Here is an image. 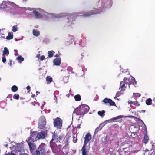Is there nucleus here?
Listing matches in <instances>:
<instances>
[{
	"mask_svg": "<svg viewBox=\"0 0 155 155\" xmlns=\"http://www.w3.org/2000/svg\"><path fill=\"white\" fill-rule=\"evenodd\" d=\"M136 82L134 78L132 79L131 81L130 78H124L123 81L120 82V87L121 88V91H124L127 87L129 88L131 84H134V83Z\"/></svg>",
	"mask_w": 155,
	"mask_h": 155,
	"instance_id": "obj_1",
	"label": "nucleus"
},
{
	"mask_svg": "<svg viewBox=\"0 0 155 155\" xmlns=\"http://www.w3.org/2000/svg\"><path fill=\"white\" fill-rule=\"evenodd\" d=\"M89 109V107L87 105H81L74 109L73 113H76L78 115H84L88 111Z\"/></svg>",
	"mask_w": 155,
	"mask_h": 155,
	"instance_id": "obj_2",
	"label": "nucleus"
},
{
	"mask_svg": "<svg viewBox=\"0 0 155 155\" xmlns=\"http://www.w3.org/2000/svg\"><path fill=\"white\" fill-rule=\"evenodd\" d=\"M46 146L44 143H41L39 146L38 149L35 153V155H40L43 154L46 152Z\"/></svg>",
	"mask_w": 155,
	"mask_h": 155,
	"instance_id": "obj_3",
	"label": "nucleus"
},
{
	"mask_svg": "<svg viewBox=\"0 0 155 155\" xmlns=\"http://www.w3.org/2000/svg\"><path fill=\"white\" fill-rule=\"evenodd\" d=\"M46 119L43 116L40 117L38 120V128L40 129H44L46 125Z\"/></svg>",
	"mask_w": 155,
	"mask_h": 155,
	"instance_id": "obj_4",
	"label": "nucleus"
},
{
	"mask_svg": "<svg viewBox=\"0 0 155 155\" xmlns=\"http://www.w3.org/2000/svg\"><path fill=\"white\" fill-rule=\"evenodd\" d=\"M38 139L37 137V134L36 131H33L31 133V135L28 139V140H31L34 142Z\"/></svg>",
	"mask_w": 155,
	"mask_h": 155,
	"instance_id": "obj_5",
	"label": "nucleus"
},
{
	"mask_svg": "<svg viewBox=\"0 0 155 155\" xmlns=\"http://www.w3.org/2000/svg\"><path fill=\"white\" fill-rule=\"evenodd\" d=\"M62 125V120L58 117H57L56 119L54 120V125L55 127L58 128L60 127Z\"/></svg>",
	"mask_w": 155,
	"mask_h": 155,
	"instance_id": "obj_6",
	"label": "nucleus"
},
{
	"mask_svg": "<svg viewBox=\"0 0 155 155\" xmlns=\"http://www.w3.org/2000/svg\"><path fill=\"white\" fill-rule=\"evenodd\" d=\"M28 140H26L29 146L30 150L31 152H32L36 149V146L35 143H32L31 142H29Z\"/></svg>",
	"mask_w": 155,
	"mask_h": 155,
	"instance_id": "obj_7",
	"label": "nucleus"
},
{
	"mask_svg": "<svg viewBox=\"0 0 155 155\" xmlns=\"http://www.w3.org/2000/svg\"><path fill=\"white\" fill-rule=\"evenodd\" d=\"M91 139V135L89 133H87L85 135L83 145H86L89 141Z\"/></svg>",
	"mask_w": 155,
	"mask_h": 155,
	"instance_id": "obj_8",
	"label": "nucleus"
},
{
	"mask_svg": "<svg viewBox=\"0 0 155 155\" xmlns=\"http://www.w3.org/2000/svg\"><path fill=\"white\" fill-rule=\"evenodd\" d=\"M102 101L105 104L109 103L110 106H115V103L112 100L110 99H108L107 98H105Z\"/></svg>",
	"mask_w": 155,
	"mask_h": 155,
	"instance_id": "obj_9",
	"label": "nucleus"
},
{
	"mask_svg": "<svg viewBox=\"0 0 155 155\" xmlns=\"http://www.w3.org/2000/svg\"><path fill=\"white\" fill-rule=\"evenodd\" d=\"M99 12L96 10H91L87 13L83 14V16L85 17H89L92 15L99 13Z\"/></svg>",
	"mask_w": 155,
	"mask_h": 155,
	"instance_id": "obj_10",
	"label": "nucleus"
},
{
	"mask_svg": "<svg viewBox=\"0 0 155 155\" xmlns=\"http://www.w3.org/2000/svg\"><path fill=\"white\" fill-rule=\"evenodd\" d=\"M61 62V59L60 58H55L53 60L54 64L56 66H59Z\"/></svg>",
	"mask_w": 155,
	"mask_h": 155,
	"instance_id": "obj_11",
	"label": "nucleus"
},
{
	"mask_svg": "<svg viewBox=\"0 0 155 155\" xmlns=\"http://www.w3.org/2000/svg\"><path fill=\"white\" fill-rule=\"evenodd\" d=\"M86 146V145H83V147L81 149L82 155H88Z\"/></svg>",
	"mask_w": 155,
	"mask_h": 155,
	"instance_id": "obj_12",
	"label": "nucleus"
},
{
	"mask_svg": "<svg viewBox=\"0 0 155 155\" xmlns=\"http://www.w3.org/2000/svg\"><path fill=\"white\" fill-rule=\"evenodd\" d=\"M37 137H38V139H43L45 137V135L44 132H43L41 131L39 133L37 134Z\"/></svg>",
	"mask_w": 155,
	"mask_h": 155,
	"instance_id": "obj_13",
	"label": "nucleus"
},
{
	"mask_svg": "<svg viewBox=\"0 0 155 155\" xmlns=\"http://www.w3.org/2000/svg\"><path fill=\"white\" fill-rule=\"evenodd\" d=\"M7 4H8L7 1H3L0 5V8L2 9L6 8H7Z\"/></svg>",
	"mask_w": 155,
	"mask_h": 155,
	"instance_id": "obj_14",
	"label": "nucleus"
},
{
	"mask_svg": "<svg viewBox=\"0 0 155 155\" xmlns=\"http://www.w3.org/2000/svg\"><path fill=\"white\" fill-rule=\"evenodd\" d=\"M149 140V137L147 134H145L143 137V141L145 144H146L148 142Z\"/></svg>",
	"mask_w": 155,
	"mask_h": 155,
	"instance_id": "obj_15",
	"label": "nucleus"
},
{
	"mask_svg": "<svg viewBox=\"0 0 155 155\" xmlns=\"http://www.w3.org/2000/svg\"><path fill=\"white\" fill-rule=\"evenodd\" d=\"M7 3L8 4L12 6L13 7L15 8H19V7L18 5H17L16 4H15V3H14L13 2L8 1Z\"/></svg>",
	"mask_w": 155,
	"mask_h": 155,
	"instance_id": "obj_16",
	"label": "nucleus"
},
{
	"mask_svg": "<svg viewBox=\"0 0 155 155\" xmlns=\"http://www.w3.org/2000/svg\"><path fill=\"white\" fill-rule=\"evenodd\" d=\"M9 54V51L7 48L6 47H5L4 48V50L3 51V54L2 56H5L6 55L8 56Z\"/></svg>",
	"mask_w": 155,
	"mask_h": 155,
	"instance_id": "obj_17",
	"label": "nucleus"
},
{
	"mask_svg": "<svg viewBox=\"0 0 155 155\" xmlns=\"http://www.w3.org/2000/svg\"><path fill=\"white\" fill-rule=\"evenodd\" d=\"M33 12L35 14V16L36 18H41L43 17L42 15L39 13L38 11H34Z\"/></svg>",
	"mask_w": 155,
	"mask_h": 155,
	"instance_id": "obj_18",
	"label": "nucleus"
},
{
	"mask_svg": "<svg viewBox=\"0 0 155 155\" xmlns=\"http://www.w3.org/2000/svg\"><path fill=\"white\" fill-rule=\"evenodd\" d=\"M74 15H69L67 19L68 20V22H70L71 21H73L74 18Z\"/></svg>",
	"mask_w": 155,
	"mask_h": 155,
	"instance_id": "obj_19",
	"label": "nucleus"
},
{
	"mask_svg": "<svg viewBox=\"0 0 155 155\" xmlns=\"http://www.w3.org/2000/svg\"><path fill=\"white\" fill-rule=\"evenodd\" d=\"M53 141L51 140L50 142V146L52 150L57 147L56 144L55 142H53Z\"/></svg>",
	"mask_w": 155,
	"mask_h": 155,
	"instance_id": "obj_20",
	"label": "nucleus"
},
{
	"mask_svg": "<svg viewBox=\"0 0 155 155\" xmlns=\"http://www.w3.org/2000/svg\"><path fill=\"white\" fill-rule=\"evenodd\" d=\"M128 103L129 104H132L135 106H139L140 105L139 103L137 101H128Z\"/></svg>",
	"mask_w": 155,
	"mask_h": 155,
	"instance_id": "obj_21",
	"label": "nucleus"
},
{
	"mask_svg": "<svg viewBox=\"0 0 155 155\" xmlns=\"http://www.w3.org/2000/svg\"><path fill=\"white\" fill-rule=\"evenodd\" d=\"M33 34L34 36H38L40 35V32L38 30H36L35 29H33Z\"/></svg>",
	"mask_w": 155,
	"mask_h": 155,
	"instance_id": "obj_22",
	"label": "nucleus"
},
{
	"mask_svg": "<svg viewBox=\"0 0 155 155\" xmlns=\"http://www.w3.org/2000/svg\"><path fill=\"white\" fill-rule=\"evenodd\" d=\"M74 98L76 101H79L81 100V97L79 94L75 95Z\"/></svg>",
	"mask_w": 155,
	"mask_h": 155,
	"instance_id": "obj_23",
	"label": "nucleus"
},
{
	"mask_svg": "<svg viewBox=\"0 0 155 155\" xmlns=\"http://www.w3.org/2000/svg\"><path fill=\"white\" fill-rule=\"evenodd\" d=\"M58 135L56 133L54 132L52 134V139L51 140L52 141L55 140L56 139H58L57 137Z\"/></svg>",
	"mask_w": 155,
	"mask_h": 155,
	"instance_id": "obj_24",
	"label": "nucleus"
},
{
	"mask_svg": "<svg viewBox=\"0 0 155 155\" xmlns=\"http://www.w3.org/2000/svg\"><path fill=\"white\" fill-rule=\"evenodd\" d=\"M146 103L148 105H151L152 104V99L150 98L147 99L146 101Z\"/></svg>",
	"mask_w": 155,
	"mask_h": 155,
	"instance_id": "obj_25",
	"label": "nucleus"
},
{
	"mask_svg": "<svg viewBox=\"0 0 155 155\" xmlns=\"http://www.w3.org/2000/svg\"><path fill=\"white\" fill-rule=\"evenodd\" d=\"M13 37V35L12 34H11L10 32H9L8 33V35L6 37V39L8 40H10L12 39Z\"/></svg>",
	"mask_w": 155,
	"mask_h": 155,
	"instance_id": "obj_26",
	"label": "nucleus"
},
{
	"mask_svg": "<svg viewBox=\"0 0 155 155\" xmlns=\"http://www.w3.org/2000/svg\"><path fill=\"white\" fill-rule=\"evenodd\" d=\"M46 81L48 84H50L52 81V78L51 77L49 76L47 77L46 78Z\"/></svg>",
	"mask_w": 155,
	"mask_h": 155,
	"instance_id": "obj_27",
	"label": "nucleus"
},
{
	"mask_svg": "<svg viewBox=\"0 0 155 155\" xmlns=\"http://www.w3.org/2000/svg\"><path fill=\"white\" fill-rule=\"evenodd\" d=\"M18 90V88L17 86L16 85L13 86L11 88V90L13 92H16Z\"/></svg>",
	"mask_w": 155,
	"mask_h": 155,
	"instance_id": "obj_28",
	"label": "nucleus"
},
{
	"mask_svg": "<svg viewBox=\"0 0 155 155\" xmlns=\"http://www.w3.org/2000/svg\"><path fill=\"white\" fill-rule=\"evenodd\" d=\"M48 57L49 58L52 57L54 55V51L53 50L49 51L48 52Z\"/></svg>",
	"mask_w": 155,
	"mask_h": 155,
	"instance_id": "obj_29",
	"label": "nucleus"
},
{
	"mask_svg": "<svg viewBox=\"0 0 155 155\" xmlns=\"http://www.w3.org/2000/svg\"><path fill=\"white\" fill-rule=\"evenodd\" d=\"M17 59L18 60V61L21 63L22 61L24 60V58L22 57L21 55L19 56Z\"/></svg>",
	"mask_w": 155,
	"mask_h": 155,
	"instance_id": "obj_30",
	"label": "nucleus"
},
{
	"mask_svg": "<svg viewBox=\"0 0 155 155\" xmlns=\"http://www.w3.org/2000/svg\"><path fill=\"white\" fill-rule=\"evenodd\" d=\"M105 111L104 110H103L102 111H99L98 112V114L100 116L102 117L104 116Z\"/></svg>",
	"mask_w": 155,
	"mask_h": 155,
	"instance_id": "obj_31",
	"label": "nucleus"
},
{
	"mask_svg": "<svg viewBox=\"0 0 155 155\" xmlns=\"http://www.w3.org/2000/svg\"><path fill=\"white\" fill-rule=\"evenodd\" d=\"M66 16L65 13H61L58 14L57 16V18H62Z\"/></svg>",
	"mask_w": 155,
	"mask_h": 155,
	"instance_id": "obj_32",
	"label": "nucleus"
},
{
	"mask_svg": "<svg viewBox=\"0 0 155 155\" xmlns=\"http://www.w3.org/2000/svg\"><path fill=\"white\" fill-rule=\"evenodd\" d=\"M122 117L123 116L122 115H119L116 117H114L113 118L111 119L110 120L113 121L122 118Z\"/></svg>",
	"mask_w": 155,
	"mask_h": 155,
	"instance_id": "obj_33",
	"label": "nucleus"
},
{
	"mask_svg": "<svg viewBox=\"0 0 155 155\" xmlns=\"http://www.w3.org/2000/svg\"><path fill=\"white\" fill-rule=\"evenodd\" d=\"M102 126L100 124V126L96 129L95 133L98 132L99 130H101L102 129Z\"/></svg>",
	"mask_w": 155,
	"mask_h": 155,
	"instance_id": "obj_34",
	"label": "nucleus"
},
{
	"mask_svg": "<svg viewBox=\"0 0 155 155\" xmlns=\"http://www.w3.org/2000/svg\"><path fill=\"white\" fill-rule=\"evenodd\" d=\"M13 98L14 99L18 100L19 98V94H15L13 96Z\"/></svg>",
	"mask_w": 155,
	"mask_h": 155,
	"instance_id": "obj_35",
	"label": "nucleus"
},
{
	"mask_svg": "<svg viewBox=\"0 0 155 155\" xmlns=\"http://www.w3.org/2000/svg\"><path fill=\"white\" fill-rule=\"evenodd\" d=\"M58 139H59V141H62L64 139V136L63 135H61L59 136Z\"/></svg>",
	"mask_w": 155,
	"mask_h": 155,
	"instance_id": "obj_36",
	"label": "nucleus"
},
{
	"mask_svg": "<svg viewBox=\"0 0 155 155\" xmlns=\"http://www.w3.org/2000/svg\"><path fill=\"white\" fill-rule=\"evenodd\" d=\"M6 61V58L5 56H2V61L3 63H5Z\"/></svg>",
	"mask_w": 155,
	"mask_h": 155,
	"instance_id": "obj_37",
	"label": "nucleus"
},
{
	"mask_svg": "<svg viewBox=\"0 0 155 155\" xmlns=\"http://www.w3.org/2000/svg\"><path fill=\"white\" fill-rule=\"evenodd\" d=\"M102 140L103 143H105L107 140V138L106 137H104L102 138Z\"/></svg>",
	"mask_w": 155,
	"mask_h": 155,
	"instance_id": "obj_38",
	"label": "nucleus"
},
{
	"mask_svg": "<svg viewBox=\"0 0 155 155\" xmlns=\"http://www.w3.org/2000/svg\"><path fill=\"white\" fill-rule=\"evenodd\" d=\"M12 31H13V32H16L17 31V28H16V26H14L12 27Z\"/></svg>",
	"mask_w": 155,
	"mask_h": 155,
	"instance_id": "obj_39",
	"label": "nucleus"
},
{
	"mask_svg": "<svg viewBox=\"0 0 155 155\" xmlns=\"http://www.w3.org/2000/svg\"><path fill=\"white\" fill-rule=\"evenodd\" d=\"M78 140L77 138H76L74 136L73 137V141L74 143H75L77 142V141Z\"/></svg>",
	"mask_w": 155,
	"mask_h": 155,
	"instance_id": "obj_40",
	"label": "nucleus"
},
{
	"mask_svg": "<svg viewBox=\"0 0 155 155\" xmlns=\"http://www.w3.org/2000/svg\"><path fill=\"white\" fill-rule=\"evenodd\" d=\"M121 94V92L120 91L117 92L116 95V97H119Z\"/></svg>",
	"mask_w": 155,
	"mask_h": 155,
	"instance_id": "obj_41",
	"label": "nucleus"
},
{
	"mask_svg": "<svg viewBox=\"0 0 155 155\" xmlns=\"http://www.w3.org/2000/svg\"><path fill=\"white\" fill-rule=\"evenodd\" d=\"M4 155H16L15 154L12 152H9L8 153H5Z\"/></svg>",
	"mask_w": 155,
	"mask_h": 155,
	"instance_id": "obj_42",
	"label": "nucleus"
},
{
	"mask_svg": "<svg viewBox=\"0 0 155 155\" xmlns=\"http://www.w3.org/2000/svg\"><path fill=\"white\" fill-rule=\"evenodd\" d=\"M12 95L11 94H9L8 95V96L7 97V98H10V100H12Z\"/></svg>",
	"mask_w": 155,
	"mask_h": 155,
	"instance_id": "obj_43",
	"label": "nucleus"
},
{
	"mask_svg": "<svg viewBox=\"0 0 155 155\" xmlns=\"http://www.w3.org/2000/svg\"><path fill=\"white\" fill-rule=\"evenodd\" d=\"M67 70L68 71H72V68L71 67H68Z\"/></svg>",
	"mask_w": 155,
	"mask_h": 155,
	"instance_id": "obj_44",
	"label": "nucleus"
},
{
	"mask_svg": "<svg viewBox=\"0 0 155 155\" xmlns=\"http://www.w3.org/2000/svg\"><path fill=\"white\" fill-rule=\"evenodd\" d=\"M45 56H44V55H42L41 57V58H40V60L41 61H42L43 60H44L45 59Z\"/></svg>",
	"mask_w": 155,
	"mask_h": 155,
	"instance_id": "obj_45",
	"label": "nucleus"
},
{
	"mask_svg": "<svg viewBox=\"0 0 155 155\" xmlns=\"http://www.w3.org/2000/svg\"><path fill=\"white\" fill-rule=\"evenodd\" d=\"M58 148L59 150L61 149V148L62 147V145H59L58 146H57V147Z\"/></svg>",
	"mask_w": 155,
	"mask_h": 155,
	"instance_id": "obj_46",
	"label": "nucleus"
},
{
	"mask_svg": "<svg viewBox=\"0 0 155 155\" xmlns=\"http://www.w3.org/2000/svg\"><path fill=\"white\" fill-rule=\"evenodd\" d=\"M80 126H81V124H79L76 127V130H77V129H80L81 128Z\"/></svg>",
	"mask_w": 155,
	"mask_h": 155,
	"instance_id": "obj_47",
	"label": "nucleus"
},
{
	"mask_svg": "<svg viewBox=\"0 0 155 155\" xmlns=\"http://www.w3.org/2000/svg\"><path fill=\"white\" fill-rule=\"evenodd\" d=\"M12 60H10V61H9V63H8V64H9V65L10 66H11V65H12Z\"/></svg>",
	"mask_w": 155,
	"mask_h": 155,
	"instance_id": "obj_48",
	"label": "nucleus"
},
{
	"mask_svg": "<svg viewBox=\"0 0 155 155\" xmlns=\"http://www.w3.org/2000/svg\"><path fill=\"white\" fill-rule=\"evenodd\" d=\"M27 89L28 90H29V91H30V87L29 86H27L26 87Z\"/></svg>",
	"mask_w": 155,
	"mask_h": 155,
	"instance_id": "obj_49",
	"label": "nucleus"
},
{
	"mask_svg": "<svg viewBox=\"0 0 155 155\" xmlns=\"http://www.w3.org/2000/svg\"><path fill=\"white\" fill-rule=\"evenodd\" d=\"M140 96V94L139 93H136V96L137 97H139Z\"/></svg>",
	"mask_w": 155,
	"mask_h": 155,
	"instance_id": "obj_50",
	"label": "nucleus"
},
{
	"mask_svg": "<svg viewBox=\"0 0 155 155\" xmlns=\"http://www.w3.org/2000/svg\"><path fill=\"white\" fill-rule=\"evenodd\" d=\"M128 117H132V118H136V117H135L134 116H128Z\"/></svg>",
	"mask_w": 155,
	"mask_h": 155,
	"instance_id": "obj_51",
	"label": "nucleus"
},
{
	"mask_svg": "<svg viewBox=\"0 0 155 155\" xmlns=\"http://www.w3.org/2000/svg\"><path fill=\"white\" fill-rule=\"evenodd\" d=\"M40 56V54H37V55H36V57L38 58H39V57Z\"/></svg>",
	"mask_w": 155,
	"mask_h": 155,
	"instance_id": "obj_52",
	"label": "nucleus"
},
{
	"mask_svg": "<svg viewBox=\"0 0 155 155\" xmlns=\"http://www.w3.org/2000/svg\"><path fill=\"white\" fill-rule=\"evenodd\" d=\"M19 155H28L27 154H26V153H24V154L20 153V154Z\"/></svg>",
	"mask_w": 155,
	"mask_h": 155,
	"instance_id": "obj_53",
	"label": "nucleus"
},
{
	"mask_svg": "<svg viewBox=\"0 0 155 155\" xmlns=\"http://www.w3.org/2000/svg\"><path fill=\"white\" fill-rule=\"evenodd\" d=\"M54 57L56 58H58L59 57V56L58 54H56L54 55Z\"/></svg>",
	"mask_w": 155,
	"mask_h": 155,
	"instance_id": "obj_54",
	"label": "nucleus"
},
{
	"mask_svg": "<svg viewBox=\"0 0 155 155\" xmlns=\"http://www.w3.org/2000/svg\"><path fill=\"white\" fill-rule=\"evenodd\" d=\"M35 96V95L34 94H32L31 96L32 97H34Z\"/></svg>",
	"mask_w": 155,
	"mask_h": 155,
	"instance_id": "obj_55",
	"label": "nucleus"
},
{
	"mask_svg": "<svg viewBox=\"0 0 155 155\" xmlns=\"http://www.w3.org/2000/svg\"><path fill=\"white\" fill-rule=\"evenodd\" d=\"M14 51H15L17 53V54L18 53H17V50L15 49V50H14Z\"/></svg>",
	"mask_w": 155,
	"mask_h": 155,
	"instance_id": "obj_56",
	"label": "nucleus"
},
{
	"mask_svg": "<svg viewBox=\"0 0 155 155\" xmlns=\"http://www.w3.org/2000/svg\"><path fill=\"white\" fill-rule=\"evenodd\" d=\"M38 25H36V26H35V28H38Z\"/></svg>",
	"mask_w": 155,
	"mask_h": 155,
	"instance_id": "obj_57",
	"label": "nucleus"
},
{
	"mask_svg": "<svg viewBox=\"0 0 155 155\" xmlns=\"http://www.w3.org/2000/svg\"><path fill=\"white\" fill-rule=\"evenodd\" d=\"M38 93H39V92H38V91H36V93L37 95H38Z\"/></svg>",
	"mask_w": 155,
	"mask_h": 155,
	"instance_id": "obj_58",
	"label": "nucleus"
},
{
	"mask_svg": "<svg viewBox=\"0 0 155 155\" xmlns=\"http://www.w3.org/2000/svg\"><path fill=\"white\" fill-rule=\"evenodd\" d=\"M5 146H6V147H8V144H6Z\"/></svg>",
	"mask_w": 155,
	"mask_h": 155,
	"instance_id": "obj_59",
	"label": "nucleus"
},
{
	"mask_svg": "<svg viewBox=\"0 0 155 155\" xmlns=\"http://www.w3.org/2000/svg\"><path fill=\"white\" fill-rule=\"evenodd\" d=\"M110 149H112V148H110V147L109 148V150L110 151Z\"/></svg>",
	"mask_w": 155,
	"mask_h": 155,
	"instance_id": "obj_60",
	"label": "nucleus"
},
{
	"mask_svg": "<svg viewBox=\"0 0 155 155\" xmlns=\"http://www.w3.org/2000/svg\"><path fill=\"white\" fill-rule=\"evenodd\" d=\"M140 121H141V122H143V121H142L141 120V119H140Z\"/></svg>",
	"mask_w": 155,
	"mask_h": 155,
	"instance_id": "obj_61",
	"label": "nucleus"
},
{
	"mask_svg": "<svg viewBox=\"0 0 155 155\" xmlns=\"http://www.w3.org/2000/svg\"><path fill=\"white\" fill-rule=\"evenodd\" d=\"M23 1H26L27 0H23Z\"/></svg>",
	"mask_w": 155,
	"mask_h": 155,
	"instance_id": "obj_62",
	"label": "nucleus"
},
{
	"mask_svg": "<svg viewBox=\"0 0 155 155\" xmlns=\"http://www.w3.org/2000/svg\"><path fill=\"white\" fill-rule=\"evenodd\" d=\"M15 54V55H17V54Z\"/></svg>",
	"mask_w": 155,
	"mask_h": 155,
	"instance_id": "obj_63",
	"label": "nucleus"
},
{
	"mask_svg": "<svg viewBox=\"0 0 155 155\" xmlns=\"http://www.w3.org/2000/svg\"><path fill=\"white\" fill-rule=\"evenodd\" d=\"M15 40H16V41H17V39H15Z\"/></svg>",
	"mask_w": 155,
	"mask_h": 155,
	"instance_id": "obj_64",
	"label": "nucleus"
}]
</instances>
